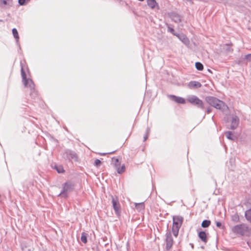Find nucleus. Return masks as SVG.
I'll use <instances>...</instances> for the list:
<instances>
[{"instance_id": "1", "label": "nucleus", "mask_w": 251, "mask_h": 251, "mask_svg": "<svg viewBox=\"0 0 251 251\" xmlns=\"http://www.w3.org/2000/svg\"><path fill=\"white\" fill-rule=\"evenodd\" d=\"M21 74L22 78V82L25 87H28L30 89V96L35 99L38 96L37 91L35 89V84L32 80L27 77L26 71L29 72L28 67L26 65H24L22 61L20 62Z\"/></svg>"}, {"instance_id": "2", "label": "nucleus", "mask_w": 251, "mask_h": 251, "mask_svg": "<svg viewBox=\"0 0 251 251\" xmlns=\"http://www.w3.org/2000/svg\"><path fill=\"white\" fill-rule=\"evenodd\" d=\"M205 100L210 105L223 112L228 109L227 105L225 102L216 97L207 96L205 97Z\"/></svg>"}, {"instance_id": "3", "label": "nucleus", "mask_w": 251, "mask_h": 251, "mask_svg": "<svg viewBox=\"0 0 251 251\" xmlns=\"http://www.w3.org/2000/svg\"><path fill=\"white\" fill-rule=\"evenodd\" d=\"M75 183L68 180L63 183L62 185V190L60 193L57 195V197H60L64 199H67L69 196V194L72 192L75 189Z\"/></svg>"}, {"instance_id": "4", "label": "nucleus", "mask_w": 251, "mask_h": 251, "mask_svg": "<svg viewBox=\"0 0 251 251\" xmlns=\"http://www.w3.org/2000/svg\"><path fill=\"white\" fill-rule=\"evenodd\" d=\"M183 222V218L181 216H174L173 217V225L172 232L174 236L177 237L180 228Z\"/></svg>"}, {"instance_id": "5", "label": "nucleus", "mask_w": 251, "mask_h": 251, "mask_svg": "<svg viewBox=\"0 0 251 251\" xmlns=\"http://www.w3.org/2000/svg\"><path fill=\"white\" fill-rule=\"evenodd\" d=\"M62 157L69 162L74 160L75 162L78 161V158L77 153L74 151L70 149H65L62 153Z\"/></svg>"}, {"instance_id": "6", "label": "nucleus", "mask_w": 251, "mask_h": 251, "mask_svg": "<svg viewBox=\"0 0 251 251\" xmlns=\"http://www.w3.org/2000/svg\"><path fill=\"white\" fill-rule=\"evenodd\" d=\"M187 100L191 104L196 106L199 108H200L202 110H204L205 109V104L202 100L200 99L197 96L195 95L190 96L188 98Z\"/></svg>"}, {"instance_id": "7", "label": "nucleus", "mask_w": 251, "mask_h": 251, "mask_svg": "<svg viewBox=\"0 0 251 251\" xmlns=\"http://www.w3.org/2000/svg\"><path fill=\"white\" fill-rule=\"evenodd\" d=\"M232 230L236 234L244 236L245 233L249 230V226L245 224L237 225L232 227Z\"/></svg>"}, {"instance_id": "8", "label": "nucleus", "mask_w": 251, "mask_h": 251, "mask_svg": "<svg viewBox=\"0 0 251 251\" xmlns=\"http://www.w3.org/2000/svg\"><path fill=\"white\" fill-rule=\"evenodd\" d=\"M112 206L114 210L115 213L117 216H120L121 214V206L119 202L118 198L117 197H114L111 196Z\"/></svg>"}, {"instance_id": "9", "label": "nucleus", "mask_w": 251, "mask_h": 251, "mask_svg": "<svg viewBox=\"0 0 251 251\" xmlns=\"http://www.w3.org/2000/svg\"><path fill=\"white\" fill-rule=\"evenodd\" d=\"M165 243L166 249L167 251L170 250L173 246L174 244V240L172 235V233L170 231H167L165 235Z\"/></svg>"}, {"instance_id": "10", "label": "nucleus", "mask_w": 251, "mask_h": 251, "mask_svg": "<svg viewBox=\"0 0 251 251\" xmlns=\"http://www.w3.org/2000/svg\"><path fill=\"white\" fill-rule=\"evenodd\" d=\"M175 36L177 37L186 46H188L189 45V39L185 34L182 33L177 32Z\"/></svg>"}, {"instance_id": "11", "label": "nucleus", "mask_w": 251, "mask_h": 251, "mask_svg": "<svg viewBox=\"0 0 251 251\" xmlns=\"http://www.w3.org/2000/svg\"><path fill=\"white\" fill-rule=\"evenodd\" d=\"M168 97L172 100L176 102L177 103L185 104L186 102L185 99L182 97L176 96L174 95H170L168 96Z\"/></svg>"}, {"instance_id": "12", "label": "nucleus", "mask_w": 251, "mask_h": 251, "mask_svg": "<svg viewBox=\"0 0 251 251\" xmlns=\"http://www.w3.org/2000/svg\"><path fill=\"white\" fill-rule=\"evenodd\" d=\"M198 235L200 240L204 242L205 244L208 242V233H206L204 230L198 231Z\"/></svg>"}, {"instance_id": "13", "label": "nucleus", "mask_w": 251, "mask_h": 251, "mask_svg": "<svg viewBox=\"0 0 251 251\" xmlns=\"http://www.w3.org/2000/svg\"><path fill=\"white\" fill-rule=\"evenodd\" d=\"M239 124V119L238 116L234 115L232 117L230 125V129H235L238 126Z\"/></svg>"}, {"instance_id": "14", "label": "nucleus", "mask_w": 251, "mask_h": 251, "mask_svg": "<svg viewBox=\"0 0 251 251\" xmlns=\"http://www.w3.org/2000/svg\"><path fill=\"white\" fill-rule=\"evenodd\" d=\"M170 17L173 21L176 23H179L181 22V16L176 12H171L170 14Z\"/></svg>"}, {"instance_id": "15", "label": "nucleus", "mask_w": 251, "mask_h": 251, "mask_svg": "<svg viewBox=\"0 0 251 251\" xmlns=\"http://www.w3.org/2000/svg\"><path fill=\"white\" fill-rule=\"evenodd\" d=\"M201 84L197 81H191L188 84V87L190 89H197L201 87Z\"/></svg>"}, {"instance_id": "16", "label": "nucleus", "mask_w": 251, "mask_h": 251, "mask_svg": "<svg viewBox=\"0 0 251 251\" xmlns=\"http://www.w3.org/2000/svg\"><path fill=\"white\" fill-rule=\"evenodd\" d=\"M52 168L55 170L59 174H62L65 172V170L64 169L63 166L61 165L55 164L53 166H52Z\"/></svg>"}, {"instance_id": "17", "label": "nucleus", "mask_w": 251, "mask_h": 251, "mask_svg": "<svg viewBox=\"0 0 251 251\" xmlns=\"http://www.w3.org/2000/svg\"><path fill=\"white\" fill-rule=\"evenodd\" d=\"M12 4V0H0V7H5Z\"/></svg>"}, {"instance_id": "18", "label": "nucleus", "mask_w": 251, "mask_h": 251, "mask_svg": "<svg viewBox=\"0 0 251 251\" xmlns=\"http://www.w3.org/2000/svg\"><path fill=\"white\" fill-rule=\"evenodd\" d=\"M148 5L151 9H154L156 6H158L155 0H147Z\"/></svg>"}, {"instance_id": "19", "label": "nucleus", "mask_w": 251, "mask_h": 251, "mask_svg": "<svg viewBox=\"0 0 251 251\" xmlns=\"http://www.w3.org/2000/svg\"><path fill=\"white\" fill-rule=\"evenodd\" d=\"M225 134H226L227 138L231 141H234L236 138V136L231 131H227L225 132Z\"/></svg>"}, {"instance_id": "20", "label": "nucleus", "mask_w": 251, "mask_h": 251, "mask_svg": "<svg viewBox=\"0 0 251 251\" xmlns=\"http://www.w3.org/2000/svg\"><path fill=\"white\" fill-rule=\"evenodd\" d=\"M245 217L248 222L251 223V208L245 211Z\"/></svg>"}, {"instance_id": "21", "label": "nucleus", "mask_w": 251, "mask_h": 251, "mask_svg": "<svg viewBox=\"0 0 251 251\" xmlns=\"http://www.w3.org/2000/svg\"><path fill=\"white\" fill-rule=\"evenodd\" d=\"M211 224V221L209 220H204L201 224V226L203 228H207Z\"/></svg>"}, {"instance_id": "22", "label": "nucleus", "mask_w": 251, "mask_h": 251, "mask_svg": "<svg viewBox=\"0 0 251 251\" xmlns=\"http://www.w3.org/2000/svg\"><path fill=\"white\" fill-rule=\"evenodd\" d=\"M117 168V172L118 174H121L123 173L126 171V167L125 165L123 164L122 166H118V167H116Z\"/></svg>"}, {"instance_id": "23", "label": "nucleus", "mask_w": 251, "mask_h": 251, "mask_svg": "<svg viewBox=\"0 0 251 251\" xmlns=\"http://www.w3.org/2000/svg\"><path fill=\"white\" fill-rule=\"evenodd\" d=\"M166 26H167V31L168 32H170L171 33H172L173 35H174V36H175L176 34V32L175 31V29H174L173 27H171L170 26V25L167 24H166Z\"/></svg>"}, {"instance_id": "24", "label": "nucleus", "mask_w": 251, "mask_h": 251, "mask_svg": "<svg viewBox=\"0 0 251 251\" xmlns=\"http://www.w3.org/2000/svg\"><path fill=\"white\" fill-rule=\"evenodd\" d=\"M81 241L84 244L87 242V234L85 232H82L81 236Z\"/></svg>"}, {"instance_id": "25", "label": "nucleus", "mask_w": 251, "mask_h": 251, "mask_svg": "<svg viewBox=\"0 0 251 251\" xmlns=\"http://www.w3.org/2000/svg\"><path fill=\"white\" fill-rule=\"evenodd\" d=\"M195 67L198 71H202L203 69V65L200 62L195 63Z\"/></svg>"}, {"instance_id": "26", "label": "nucleus", "mask_w": 251, "mask_h": 251, "mask_svg": "<svg viewBox=\"0 0 251 251\" xmlns=\"http://www.w3.org/2000/svg\"><path fill=\"white\" fill-rule=\"evenodd\" d=\"M135 206L137 209L139 210V211L143 210L145 208V205L144 202L135 203Z\"/></svg>"}, {"instance_id": "27", "label": "nucleus", "mask_w": 251, "mask_h": 251, "mask_svg": "<svg viewBox=\"0 0 251 251\" xmlns=\"http://www.w3.org/2000/svg\"><path fill=\"white\" fill-rule=\"evenodd\" d=\"M112 160L114 162V164L116 168L118 167V166H119L120 165L121 163L118 158H116L114 157L112 158Z\"/></svg>"}, {"instance_id": "28", "label": "nucleus", "mask_w": 251, "mask_h": 251, "mask_svg": "<svg viewBox=\"0 0 251 251\" xmlns=\"http://www.w3.org/2000/svg\"><path fill=\"white\" fill-rule=\"evenodd\" d=\"M18 1L19 5H25L30 1V0H18Z\"/></svg>"}, {"instance_id": "29", "label": "nucleus", "mask_w": 251, "mask_h": 251, "mask_svg": "<svg viewBox=\"0 0 251 251\" xmlns=\"http://www.w3.org/2000/svg\"><path fill=\"white\" fill-rule=\"evenodd\" d=\"M232 220L235 222L239 221V216L237 213L235 214L232 216Z\"/></svg>"}, {"instance_id": "30", "label": "nucleus", "mask_w": 251, "mask_h": 251, "mask_svg": "<svg viewBox=\"0 0 251 251\" xmlns=\"http://www.w3.org/2000/svg\"><path fill=\"white\" fill-rule=\"evenodd\" d=\"M101 164V161L99 159H96L95 161H94V165L97 167H100V165Z\"/></svg>"}, {"instance_id": "31", "label": "nucleus", "mask_w": 251, "mask_h": 251, "mask_svg": "<svg viewBox=\"0 0 251 251\" xmlns=\"http://www.w3.org/2000/svg\"><path fill=\"white\" fill-rule=\"evenodd\" d=\"M245 59L247 60V61H251V53L248 54L245 56Z\"/></svg>"}, {"instance_id": "32", "label": "nucleus", "mask_w": 251, "mask_h": 251, "mask_svg": "<svg viewBox=\"0 0 251 251\" xmlns=\"http://www.w3.org/2000/svg\"><path fill=\"white\" fill-rule=\"evenodd\" d=\"M216 226L217 227L220 228H223V226H222V223L220 222H219V221H217L216 222Z\"/></svg>"}, {"instance_id": "33", "label": "nucleus", "mask_w": 251, "mask_h": 251, "mask_svg": "<svg viewBox=\"0 0 251 251\" xmlns=\"http://www.w3.org/2000/svg\"><path fill=\"white\" fill-rule=\"evenodd\" d=\"M115 152V151H111L110 152L99 153V154H100L101 155L104 156L107 154H112V153H114Z\"/></svg>"}, {"instance_id": "34", "label": "nucleus", "mask_w": 251, "mask_h": 251, "mask_svg": "<svg viewBox=\"0 0 251 251\" xmlns=\"http://www.w3.org/2000/svg\"><path fill=\"white\" fill-rule=\"evenodd\" d=\"M211 111H212V108L211 107H208V108H207V109L206 110V113L209 114L210 112H211Z\"/></svg>"}, {"instance_id": "35", "label": "nucleus", "mask_w": 251, "mask_h": 251, "mask_svg": "<svg viewBox=\"0 0 251 251\" xmlns=\"http://www.w3.org/2000/svg\"><path fill=\"white\" fill-rule=\"evenodd\" d=\"M150 131H151V129L149 127H148L146 129V133L145 134H147V135H149L150 133Z\"/></svg>"}, {"instance_id": "36", "label": "nucleus", "mask_w": 251, "mask_h": 251, "mask_svg": "<svg viewBox=\"0 0 251 251\" xmlns=\"http://www.w3.org/2000/svg\"><path fill=\"white\" fill-rule=\"evenodd\" d=\"M12 33H13L14 37L16 39V28H13Z\"/></svg>"}, {"instance_id": "37", "label": "nucleus", "mask_w": 251, "mask_h": 251, "mask_svg": "<svg viewBox=\"0 0 251 251\" xmlns=\"http://www.w3.org/2000/svg\"><path fill=\"white\" fill-rule=\"evenodd\" d=\"M19 39V36L18 34V32L17 31V46H20V45L18 44V40ZM20 48V47H19Z\"/></svg>"}, {"instance_id": "38", "label": "nucleus", "mask_w": 251, "mask_h": 251, "mask_svg": "<svg viewBox=\"0 0 251 251\" xmlns=\"http://www.w3.org/2000/svg\"><path fill=\"white\" fill-rule=\"evenodd\" d=\"M148 136H149L148 135L145 134V135L144 136V141H146L147 140V139L148 138Z\"/></svg>"}, {"instance_id": "39", "label": "nucleus", "mask_w": 251, "mask_h": 251, "mask_svg": "<svg viewBox=\"0 0 251 251\" xmlns=\"http://www.w3.org/2000/svg\"><path fill=\"white\" fill-rule=\"evenodd\" d=\"M50 138H51V139H52V140H53L54 141H55V142H57V140L56 139H55V138H53V137H52V136H50Z\"/></svg>"}, {"instance_id": "40", "label": "nucleus", "mask_w": 251, "mask_h": 251, "mask_svg": "<svg viewBox=\"0 0 251 251\" xmlns=\"http://www.w3.org/2000/svg\"><path fill=\"white\" fill-rule=\"evenodd\" d=\"M190 245L191 246L192 248L193 249L194 248V245H193V244H191V243Z\"/></svg>"}, {"instance_id": "41", "label": "nucleus", "mask_w": 251, "mask_h": 251, "mask_svg": "<svg viewBox=\"0 0 251 251\" xmlns=\"http://www.w3.org/2000/svg\"><path fill=\"white\" fill-rule=\"evenodd\" d=\"M168 227H169V226H168V225H167V228H168Z\"/></svg>"}]
</instances>
